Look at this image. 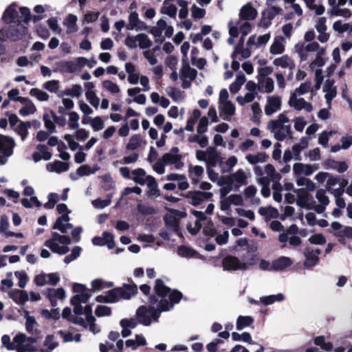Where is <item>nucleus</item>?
<instances>
[{
  "mask_svg": "<svg viewBox=\"0 0 352 352\" xmlns=\"http://www.w3.org/2000/svg\"><path fill=\"white\" fill-rule=\"evenodd\" d=\"M147 179L146 184L148 188L147 194L148 197L152 198L157 197L160 193L156 179L151 175H148Z\"/></svg>",
  "mask_w": 352,
  "mask_h": 352,
  "instance_id": "30",
  "label": "nucleus"
},
{
  "mask_svg": "<svg viewBox=\"0 0 352 352\" xmlns=\"http://www.w3.org/2000/svg\"><path fill=\"white\" fill-rule=\"evenodd\" d=\"M24 317L25 318L26 331L32 334L36 331V322L34 317L31 316L28 311H24Z\"/></svg>",
  "mask_w": 352,
  "mask_h": 352,
  "instance_id": "43",
  "label": "nucleus"
},
{
  "mask_svg": "<svg viewBox=\"0 0 352 352\" xmlns=\"http://www.w3.org/2000/svg\"><path fill=\"white\" fill-rule=\"evenodd\" d=\"M241 260L242 264H245L248 270L258 261V258L256 256V254L248 252L246 254L243 255L241 257Z\"/></svg>",
  "mask_w": 352,
  "mask_h": 352,
  "instance_id": "47",
  "label": "nucleus"
},
{
  "mask_svg": "<svg viewBox=\"0 0 352 352\" xmlns=\"http://www.w3.org/2000/svg\"><path fill=\"white\" fill-rule=\"evenodd\" d=\"M188 140L190 142H197L201 147H206L208 143L207 137L204 133H197L192 136L188 138Z\"/></svg>",
  "mask_w": 352,
  "mask_h": 352,
  "instance_id": "55",
  "label": "nucleus"
},
{
  "mask_svg": "<svg viewBox=\"0 0 352 352\" xmlns=\"http://www.w3.org/2000/svg\"><path fill=\"white\" fill-rule=\"evenodd\" d=\"M137 291L135 285H129L124 288H116L109 291L107 294V303H112L120 299L129 300Z\"/></svg>",
  "mask_w": 352,
  "mask_h": 352,
  "instance_id": "7",
  "label": "nucleus"
},
{
  "mask_svg": "<svg viewBox=\"0 0 352 352\" xmlns=\"http://www.w3.org/2000/svg\"><path fill=\"white\" fill-rule=\"evenodd\" d=\"M293 263L292 260L289 257L280 256L272 262V268L274 271H282L289 267Z\"/></svg>",
  "mask_w": 352,
  "mask_h": 352,
  "instance_id": "31",
  "label": "nucleus"
},
{
  "mask_svg": "<svg viewBox=\"0 0 352 352\" xmlns=\"http://www.w3.org/2000/svg\"><path fill=\"white\" fill-rule=\"evenodd\" d=\"M284 300L285 296L281 293H279L276 295H270L260 298V301L265 305H271L276 301L281 302L283 301Z\"/></svg>",
  "mask_w": 352,
  "mask_h": 352,
  "instance_id": "51",
  "label": "nucleus"
},
{
  "mask_svg": "<svg viewBox=\"0 0 352 352\" xmlns=\"http://www.w3.org/2000/svg\"><path fill=\"white\" fill-rule=\"evenodd\" d=\"M65 296V291L63 288L49 289L47 297L53 307L56 306V300H63Z\"/></svg>",
  "mask_w": 352,
  "mask_h": 352,
  "instance_id": "36",
  "label": "nucleus"
},
{
  "mask_svg": "<svg viewBox=\"0 0 352 352\" xmlns=\"http://www.w3.org/2000/svg\"><path fill=\"white\" fill-rule=\"evenodd\" d=\"M309 190L305 188L294 190L296 194V203L300 208H308L309 206Z\"/></svg>",
  "mask_w": 352,
  "mask_h": 352,
  "instance_id": "27",
  "label": "nucleus"
},
{
  "mask_svg": "<svg viewBox=\"0 0 352 352\" xmlns=\"http://www.w3.org/2000/svg\"><path fill=\"white\" fill-rule=\"evenodd\" d=\"M82 94V88L80 85H73L72 87L65 89L63 94L71 97H79Z\"/></svg>",
  "mask_w": 352,
  "mask_h": 352,
  "instance_id": "56",
  "label": "nucleus"
},
{
  "mask_svg": "<svg viewBox=\"0 0 352 352\" xmlns=\"http://www.w3.org/2000/svg\"><path fill=\"white\" fill-rule=\"evenodd\" d=\"M166 94L174 101L180 102L185 98V93L173 87H168L165 89Z\"/></svg>",
  "mask_w": 352,
  "mask_h": 352,
  "instance_id": "35",
  "label": "nucleus"
},
{
  "mask_svg": "<svg viewBox=\"0 0 352 352\" xmlns=\"http://www.w3.org/2000/svg\"><path fill=\"white\" fill-rule=\"evenodd\" d=\"M258 90L265 94H271L274 89V81L272 78H258Z\"/></svg>",
  "mask_w": 352,
  "mask_h": 352,
  "instance_id": "29",
  "label": "nucleus"
},
{
  "mask_svg": "<svg viewBox=\"0 0 352 352\" xmlns=\"http://www.w3.org/2000/svg\"><path fill=\"white\" fill-rule=\"evenodd\" d=\"M73 290L76 293V296L72 299V303H85L90 298L91 293V291L87 289L85 285L79 283L74 285Z\"/></svg>",
  "mask_w": 352,
  "mask_h": 352,
  "instance_id": "14",
  "label": "nucleus"
},
{
  "mask_svg": "<svg viewBox=\"0 0 352 352\" xmlns=\"http://www.w3.org/2000/svg\"><path fill=\"white\" fill-rule=\"evenodd\" d=\"M146 143V141L142 135L135 134L129 138V142L126 145V148L128 151H135L144 146Z\"/></svg>",
  "mask_w": 352,
  "mask_h": 352,
  "instance_id": "28",
  "label": "nucleus"
},
{
  "mask_svg": "<svg viewBox=\"0 0 352 352\" xmlns=\"http://www.w3.org/2000/svg\"><path fill=\"white\" fill-rule=\"evenodd\" d=\"M257 16V11L253 8L251 3L244 5L240 10V19L245 21L254 20Z\"/></svg>",
  "mask_w": 352,
  "mask_h": 352,
  "instance_id": "24",
  "label": "nucleus"
},
{
  "mask_svg": "<svg viewBox=\"0 0 352 352\" xmlns=\"http://www.w3.org/2000/svg\"><path fill=\"white\" fill-rule=\"evenodd\" d=\"M213 196L210 192H189L187 197L190 199V203L193 206L200 205L204 200L210 199Z\"/></svg>",
  "mask_w": 352,
  "mask_h": 352,
  "instance_id": "21",
  "label": "nucleus"
},
{
  "mask_svg": "<svg viewBox=\"0 0 352 352\" xmlns=\"http://www.w3.org/2000/svg\"><path fill=\"white\" fill-rule=\"evenodd\" d=\"M155 291L157 296L151 298V303L157 304V309L153 306H141L135 313L139 323L149 326L152 322H157L161 312L169 311L182 298V293L177 290H170L161 279L155 280Z\"/></svg>",
  "mask_w": 352,
  "mask_h": 352,
  "instance_id": "1",
  "label": "nucleus"
},
{
  "mask_svg": "<svg viewBox=\"0 0 352 352\" xmlns=\"http://www.w3.org/2000/svg\"><path fill=\"white\" fill-rule=\"evenodd\" d=\"M69 217L67 214L61 215V217L56 219L53 228L57 229L60 232L65 234L69 229H71L73 227L72 224L69 223Z\"/></svg>",
  "mask_w": 352,
  "mask_h": 352,
  "instance_id": "26",
  "label": "nucleus"
},
{
  "mask_svg": "<svg viewBox=\"0 0 352 352\" xmlns=\"http://www.w3.org/2000/svg\"><path fill=\"white\" fill-rule=\"evenodd\" d=\"M85 318L80 316H74L72 314V310L69 307H65L62 312L63 318L74 324H80L83 327H89V330L94 334L100 331V328L95 324V318L92 316V309L89 305L85 307L84 310Z\"/></svg>",
  "mask_w": 352,
  "mask_h": 352,
  "instance_id": "3",
  "label": "nucleus"
},
{
  "mask_svg": "<svg viewBox=\"0 0 352 352\" xmlns=\"http://www.w3.org/2000/svg\"><path fill=\"white\" fill-rule=\"evenodd\" d=\"M9 296L16 303L19 305H23L28 300V294L23 290H12L9 292Z\"/></svg>",
  "mask_w": 352,
  "mask_h": 352,
  "instance_id": "32",
  "label": "nucleus"
},
{
  "mask_svg": "<svg viewBox=\"0 0 352 352\" xmlns=\"http://www.w3.org/2000/svg\"><path fill=\"white\" fill-rule=\"evenodd\" d=\"M15 142L13 138L0 135V165H4L7 163L8 158L14 153Z\"/></svg>",
  "mask_w": 352,
  "mask_h": 352,
  "instance_id": "8",
  "label": "nucleus"
},
{
  "mask_svg": "<svg viewBox=\"0 0 352 352\" xmlns=\"http://www.w3.org/2000/svg\"><path fill=\"white\" fill-rule=\"evenodd\" d=\"M30 95L41 102L47 101L50 98V96L45 91L38 88L31 89L30 91Z\"/></svg>",
  "mask_w": 352,
  "mask_h": 352,
  "instance_id": "52",
  "label": "nucleus"
},
{
  "mask_svg": "<svg viewBox=\"0 0 352 352\" xmlns=\"http://www.w3.org/2000/svg\"><path fill=\"white\" fill-rule=\"evenodd\" d=\"M296 184L298 186H305V190L313 191L316 188L315 184L309 179L305 177H297Z\"/></svg>",
  "mask_w": 352,
  "mask_h": 352,
  "instance_id": "60",
  "label": "nucleus"
},
{
  "mask_svg": "<svg viewBox=\"0 0 352 352\" xmlns=\"http://www.w3.org/2000/svg\"><path fill=\"white\" fill-rule=\"evenodd\" d=\"M288 105L296 111L304 110L307 113L313 111V106L310 102H307L300 96L293 94H291L289 98Z\"/></svg>",
  "mask_w": 352,
  "mask_h": 352,
  "instance_id": "11",
  "label": "nucleus"
},
{
  "mask_svg": "<svg viewBox=\"0 0 352 352\" xmlns=\"http://www.w3.org/2000/svg\"><path fill=\"white\" fill-rule=\"evenodd\" d=\"M25 28H21L20 34H14L12 32L10 33V35L8 34V30H0V41H4L7 39H11L13 41H16L20 39L23 35L25 34Z\"/></svg>",
  "mask_w": 352,
  "mask_h": 352,
  "instance_id": "44",
  "label": "nucleus"
},
{
  "mask_svg": "<svg viewBox=\"0 0 352 352\" xmlns=\"http://www.w3.org/2000/svg\"><path fill=\"white\" fill-rule=\"evenodd\" d=\"M310 91L313 93L311 83L305 82L296 88L292 94L301 96Z\"/></svg>",
  "mask_w": 352,
  "mask_h": 352,
  "instance_id": "61",
  "label": "nucleus"
},
{
  "mask_svg": "<svg viewBox=\"0 0 352 352\" xmlns=\"http://www.w3.org/2000/svg\"><path fill=\"white\" fill-rule=\"evenodd\" d=\"M254 322V319L251 316H240L236 320V328L237 330L241 331L245 327L250 326Z\"/></svg>",
  "mask_w": 352,
  "mask_h": 352,
  "instance_id": "48",
  "label": "nucleus"
},
{
  "mask_svg": "<svg viewBox=\"0 0 352 352\" xmlns=\"http://www.w3.org/2000/svg\"><path fill=\"white\" fill-rule=\"evenodd\" d=\"M113 285V283L104 281L102 279H96L91 282V287L94 291H100L106 288H110Z\"/></svg>",
  "mask_w": 352,
  "mask_h": 352,
  "instance_id": "54",
  "label": "nucleus"
},
{
  "mask_svg": "<svg viewBox=\"0 0 352 352\" xmlns=\"http://www.w3.org/2000/svg\"><path fill=\"white\" fill-rule=\"evenodd\" d=\"M250 173L242 168L230 175V184L234 187V190L237 191L241 187L248 184Z\"/></svg>",
  "mask_w": 352,
  "mask_h": 352,
  "instance_id": "10",
  "label": "nucleus"
},
{
  "mask_svg": "<svg viewBox=\"0 0 352 352\" xmlns=\"http://www.w3.org/2000/svg\"><path fill=\"white\" fill-rule=\"evenodd\" d=\"M222 264L224 270H247V266L245 265V264H242V260H240L239 258L236 256H226L223 259Z\"/></svg>",
  "mask_w": 352,
  "mask_h": 352,
  "instance_id": "17",
  "label": "nucleus"
},
{
  "mask_svg": "<svg viewBox=\"0 0 352 352\" xmlns=\"http://www.w3.org/2000/svg\"><path fill=\"white\" fill-rule=\"evenodd\" d=\"M182 155L179 154L177 147H173L168 153H165L153 165V170L159 175L165 173V166L173 165L175 168L180 169L184 166Z\"/></svg>",
  "mask_w": 352,
  "mask_h": 352,
  "instance_id": "4",
  "label": "nucleus"
},
{
  "mask_svg": "<svg viewBox=\"0 0 352 352\" xmlns=\"http://www.w3.org/2000/svg\"><path fill=\"white\" fill-rule=\"evenodd\" d=\"M246 77L243 74H239L236 77L234 81L230 84L229 89L230 92L235 94L239 91L241 86L245 82Z\"/></svg>",
  "mask_w": 352,
  "mask_h": 352,
  "instance_id": "39",
  "label": "nucleus"
},
{
  "mask_svg": "<svg viewBox=\"0 0 352 352\" xmlns=\"http://www.w3.org/2000/svg\"><path fill=\"white\" fill-rule=\"evenodd\" d=\"M219 112L223 120L230 121L236 113L235 105L232 101L219 104Z\"/></svg>",
  "mask_w": 352,
  "mask_h": 352,
  "instance_id": "19",
  "label": "nucleus"
},
{
  "mask_svg": "<svg viewBox=\"0 0 352 352\" xmlns=\"http://www.w3.org/2000/svg\"><path fill=\"white\" fill-rule=\"evenodd\" d=\"M99 168L97 166L91 167L89 165H82L80 166L76 170V175L78 177L87 176L91 174H94Z\"/></svg>",
  "mask_w": 352,
  "mask_h": 352,
  "instance_id": "50",
  "label": "nucleus"
},
{
  "mask_svg": "<svg viewBox=\"0 0 352 352\" xmlns=\"http://www.w3.org/2000/svg\"><path fill=\"white\" fill-rule=\"evenodd\" d=\"M285 38L283 36H274L270 46L269 52L272 55H280L285 51Z\"/></svg>",
  "mask_w": 352,
  "mask_h": 352,
  "instance_id": "20",
  "label": "nucleus"
},
{
  "mask_svg": "<svg viewBox=\"0 0 352 352\" xmlns=\"http://www.w3.org/2000/svg\"><path fill=\"white\" fill-rule=\"evenodd\" d=\"M36 111V107L34 102L30 100L27 104H24L23 107L19 110V114L22 117H26L34 114Z\"/></svg>",
  "mask_w": 352,
  "mask_h": 352,
  "instance_id": "53",
  "label": "nucleus"
},
{
  "mask_svg": "<svg viewBox=\"0 0 352 352\" xmlns=\"http://www.w3.org/2000/svg\"><path fill=\"white\" fill-rule=\"evenodd\" d=\"M334 84L335 82L333 80L327 79L322 87V91L324 94V98L328 108H331V101L337 96V87Z\"/></svg>",
  "mask_w": 352,
  "mask_h": 352,
  "instance_id": "18",
  "label": "nucleus"
},
{
  "mask_svg": "<svg viewBox=\"0 0 352 352\" xmlns=\"http://www.w3.org/2000/svg\"><path fill=\"white\" fill-rule=\"evenodd\" d=\"M184 212L176 210H170L164 217V221L167 228L173 232H177L179 229V219L186 217Z\"/></svg>",
  "mask_w": 352,
  "mask_h": 352,
  "instance_id": "12",
  "label": "nucleus"
},
{
  "mask_svg": "<svg viewBox=\"0 0 352 352\" xmlns=\"http://www.w3.org/2000/svg\"><path fill=\"white\" fill-rule=\"evenodd\" d=\"M204 173V169L201 166L190 165L188 166V176L192 184L199 183Z\"/></svg>",
  "mask_w": 352,
  "mask_h": 352,
  "instance_id": "25",
  "label": "nucleus"
},
{
  "mask_svg": "<svg viewBox=\"0 0 352 352\" xmlns=\"http://www.w3.org/2000/svg\"><path fill=\"white\" fill-rule=\"evenodd\" d=\"M258 213L266 218H277L279 214L278 210L272 206L260 208Z\"/></svg>",
  "mask_w": 352,
  "mask_h": 352,
  "instance_id": "49",
  "label": "nucleus"
},
{
  "mask_svg": "<svg viewBox=\"0 0 352 352\" xmlns=\"http://www.w3.org/2000/svg\"><path fill=\"white\" fill-rule=\"evenodd\" d=\"M161 11L162 13L172 17L175 16L177 13V8L175 5L170 3L169 1H165Z\"/></svg>",
  "mask_w": 352,
  "mask_h": 352,
  "instance_id": "62",
  "label": "nucleus"
},
{
  "mask_svg": "<svg viewBox=\"0 0 352 352\" xmlns=\"http://www.w3.org/2000/svg\"><path fill=\"white\" fill-rule=\"evenodd\" d=\"M45 349H41V352H51L57 346V342L54 340V336L48 335L44 341Z\"/></svg>",
  "mask_w": 352,
  "mask_h": 352,
  "instance_id": "58",
  "label": "nucleus"
},
{
  "mask_svg": "<svg viewBox=\"0 0 352 352\" xmlns=\"http://www.w3.org/2000/svg\"><path fill=\"white\" fill-rule=\"evenodd\" d=\"M273 65L276 67L293 70L295 68L294 60L287 54L282 55L274 59Z\"/></svg>",
  "mask_w": 352,
  "mask_h": 352,
  "instance_id": "23",
  "label": "nucleus"
},
{
  "mask_svg": "<svg viewBox=\"0 0 352 352\" xmlns=\"http://www.w3.org/2000/svg\"><path fill=\"white\" fill-rule=\"evenodd\" d=\"M58 334L60 336V337L63 338L65 342L72 341H76L78 342L80 341L81 336L80 334L79 333H76L75 334V336H73V334L71 332L60 330L58 331Z\"/></svg>",
  "mask_w": 352,
  "mask_h": 352,
  "instance_id": "59",
  "label": "nucleus"
},
{
  "mask_svg": "<svg viewBox=\"0 0 352 352\" xmlns=\"http://www.w3.org/2000/svg\"><path fill=\"white\" fill-rule=\"evenodd\" d=\"M36 339L34 337H28L24 333L16 335L12 342V344L8 346V350H16L17 352H31L34 350V344Z\"/></svg>",
  "mask_w": 352,
  "mask_h": 352,
  "instance_id": "6",
  "label": "nucleus"
},
{
  "mask_svg": "<svg viewBox=\"0 0 352 352\" xmlns=\"http://www.w3.org/2000/svg\"><path fill=\"white\" fill-rule=\"evenodd\" d=\"M71 242V239L69 236L54 232L52 234V237L45 242V245L53 252L63 255L69 252V249L67 245Z\"/></svg>",
  "mask_w": 352,
  "mask_h": 352,
  "instance_id": "5",
  "label": "nucleus"
},
{
  "mask_svg": "<svg viewBox=\"0 0 352 352\" xmlns=\"http://www.w3.org/2000/svg\"><path fill=\"white\" fill-rule=\"evenodd\" d=\"M235 21H239V24L238 25V30H239L241 34L240 43H243L245 36H246L252 31V25L248 21L242 22L240 20H236Z\"/></svg>",
  "mask_w": 352,
  "mask_h": 352,
  "instance_id": "46",
  "label": "nucleus"
},
{
  "mask_svg": "<svg viewBox=\"0 0 352 352\" xmlns=\"http://www.w3.org/2000/svg\"><path fill=\"white\" fill-rule=\"evenodd\" d=\"M102 87L103 89L109 92L113 96H118L121 93L120 86L111 80H104L102 82Z\"/></svg>",
  "mask_w": 352,
  "mask_h": 352,
  "instance_id": "34",
  "label": "nucleus"
},
{
  "mask_svg": "<svg viewBox=\"0 0 352 352\" xmlns=\"http://www.w3.org/2000/svg\"><path fill=\"white\" fill-rule=\"evenodd\" d=\"M197 76L196 69L191 68L186 62H183L182 68L179 71V78L182 81V86L184 89L189 88L191 82Z\"/></svg>",
  "mask_w": 352,
  "mask_h": 352,
  "instance_id": "9",
  "label": "nucleus"
},
{
  "mask_svg": "<svg viewBox=\"0 0 352 352\" xmlns=\"http://www.w3.org/2000/svg\"><path fill=\"white\" fill-rule=\"evenodd\" d=\"M319 49L317 42H311L308 44L298 43L294 46V51L296 52L301 60H306L309 52H316Z\"/></svg>",
  "mask_w": 352,
  "mask_h": 352,
  "instance_id": "15",
  "label": "nucleus"
},
{
  "mask_svg": "<svg viewBox=\"0 0 352 352\" xmlns=\"http://www.w3.org/2000/svg\"><path fill=\"white\" fill-rule=\"evenodd\" d=\"M133 175V180L140 185H144L147 182L148 175H146V172L142 168H136L131 172Z\"/></svg>",
  "mask_w": 352,
  "mask_h": 352,
  "instance_id": "38",
  "label": "nucleus"
},
{
  "mask_svg": "<svg viewBox=\"0 0 352 352\" xmlns=\"http://www.w3.org/2000/svg\"><path fill=\"white\" fill-rule=\"evenodd\" d=\"M86 99L95 108H98L100 104V98L96 96L93 90H87L85 92Z\"/></svg>",
  "mask_w": 352,
  "mask_h": 352,
  "instance_id": "64",
  "label": "nucleus"
},
{
  "mask_svg": "<svg viewBox=\"0 0 352 352\" xmlns=\"http://www.w3.org/2000/svg\"><path fill=\"white\" fill-rule=\"evenodd\" d=\"M270 38L271 34L269 32L259 36L253 34L248 38L246 45L250 48H253L254 50H256L261 47H265Z\"/></svg>",
  "mask_w": 352,
  "mask_h": 352,
  "instance_id": "16",
  "label": "nucleus"
},
{
  "mask_svg": "<svg viewBox=\"0 0 352 352\" xmlns=\"http://www.w3.org/2000/svg\"><path fill=\"white\" fill-rule=\"evenodd\" d=\"M77 16L74 14H69L64 22V25L67 27V33L76 32L78 30L76 22Z\"/></svg>",
  "mask_w": 352,
  "mask_h": 352,
  "instance_id": "45",
  "label": "nucleus"
},
{
  "mask_svg": "<svg viewBox=\"0 0 352 352\" xmlns=\"http://www.w3.org/2000/svg\"><path fill=\"white\" fill-rule=\"evenodd\" d=\"M219 158L218 151L212 146H208L206 148V163L208 166H214Z\"/></svg>",
  "mask_w": 352,
  "mask_h": 352,
  "instance_id": "37",
  "label": "nucleus"
},
{
  "mask_svg": "<svg viewBox=\"0 0 352 352\" xmlns=\"http://www.w3.org/2000/svg\"><path fill=\"white\" fill-rule=\"evenodd\" d=\"M316 170L314 166L302 163H295L293 166V171L297 177L308 176Z\"/></svg>",
  "mask_w": 352,
  "mask_h": 352,
  "instance_id": "22",
  "label": "nucleus"
},
{
  "mask_svg": "<svg viewBox=\"0 0 352 352\" xmlns=\"http://www.w3.org/2000/svg\"><path fill=\"white\" fill-rule=\"evenodd\" d=\"M46 169L49 172L60 173L62 172L67 171L69 169V165L67 163L56 160L54 162L47 164L46 165Z\"/></svg>",
  "mask_w": 352,
  "mask_h": 352,
  "instance_id": "33",
  "label": "nucleus"
},
{
  "mask_svg": "<svg viewBox=\"0 0 352 352\" xmlns=\"http://www.w3.org/2000/svg\"><path fill=\"white\" fill-rule=\"evenodd\" d=\"M282 106V98L278 95H272L266 98L264 107L265 114L270 116L280 110Z\"/></svg>",
  "mask_w": 352,
  "mask_h": 352,
  "instance_id": "13",
  "label": "nucleus"
},
{
  "mask_svg": "<svg viewBox=\"0 0 352 352\" xmlns=\"http://www.w3.org/2000/svg\"><path fill=\"white\" fill-rule=\"evenodd\" d=\"M239 24V21H234V20H231L228 23V31L230 37L228 39V43L230 45H232L234 43V38H236L239 36L238 31V25Z\"/></svg>",
  "mask_w": 352,
  "mask_h": 352,
  "instance_id": "41",
  "label": "nucleus"
},
{
  "mask_svg": "<svg viewBox=\"0 0 352 352\" xmlns=\"http://www.w3.org/2000/svg\"><path fill=\"white\" fill-rule=\"evenodd\" d=\"M267 129L278 141L283 142L287 138H292L290 120L285 113H281L275 119L270 120L267 124Z\"/></svg>",
  "mask_w": 352,
  "mask_h": 352,
  "instance_id": "2",
  "label": "nucleus"
},
{
  "mask_svg": "<svg viewBox=\"0 0 352 352\" xmlns=\"http://www.w3.org/2000/svg\"><path fill=\"white\" fill-rule=\"evenodd\" d=\"M138 46L141 49H146L151 46L152 42L147 35L139 34L137 35Z\"/></svg>",
  "mask_w": 352,
  "mask_h": 352,
  "instance_id": "63",
  "label": "nucleus"
},
{
  "mask_svg": "<svg viewBox=\"0 0 352 352\" xmlns=\"http://www.w3.org/2000/svg\"><path fill=\"white\" fill-rule=\"evenodd\" d=\"M18 16V12L16 10L15 5L10 6L4 12L3 19L7 23H14Z\"/></svg>",
  "mask_w": 352,
  "mask_h": 352,
  "instance_id": "42",
  "label": "nucleus"
},
{
  "mask_svg": "<svg viewBox=\"0 0 352 352\" xmlns=\"http://www.w3.org/2000/svg\"><path fill=\"white\" fill-rule=\"evenodd\" d=\"M265 173L272 181L277 182L281 179V175L278 173L272 164H267L265 167Z\"/></svg>",
  "mask_w": 352,
  "mask_h": 352,
  "instance_id": "57",
  "label": "nucleus"
},
{
  "mask_svg": "<svg viewBox=\"0 0 352 352\" xmlns=\"http://www.w3.org/2000/svg\"><path fill=\"white\" fill-rule=\"evenodd\" d=\"M246 160L252 165H255L258 163H263L267 159V155L265 153L260 152L256 154H248L245 157Z\"/></svg>",
  "mask_w": 352,
  "mask_h": 352,
  "instance_id": "40",
  "label": "nucleus"
}]
</instances>
